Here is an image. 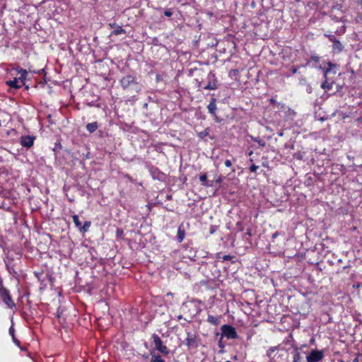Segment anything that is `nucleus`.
<instances>
[{
  "label": "nucleus",
  "mask_w": 362,
  "mask_h": 362,
  "mask_svg": "<svg viewBox=\"0 0 362 362\" xmlns=\"http://www.w3.org/2000/svg\"><path fill=\"white\" fill-rule=\"evenodd\" d=\"M324 356L323 350L313 349L305 357L307 362H318L323 358Z\"/></svg>",
  "instance_id": "f257e3e1"
},
{
  "label": "nucleus",
  "mask_w": 362,
  "mask_h": 362,
  "mask_svg": "<svg viewBox=\"0 0 362 362\" xmlns=\"http://www.w3.org/2000/svg\"><path fill=\"white\" fill-rule=\"evenodd\" d=\"M0 297L8 308L15 307V303H13L8 291L3 286H0Z\"/></svg>",
  "instance_id": "f03ea898"
},
{
  "label": "nucleus",
  "mask_w": 362,
  "mask_h": 362,
  "mask_svg": "<svg viewBox=\"0 0 362 362\" xmlns=\"http://www.w3.org/2000/svg\"><path fill=\"white\" fill-rule=\"evenodd\" d=\"M222 335L226 337L227 339H236L238 337V334L235 329L228 325H224L221 328Z\"/></svg>",
  "instance_id": "7ed1b4c3"
},
{
  "label": "nucleus",
  "mask_w": 362,
  "mask_h": 362,
  "mask_svg": "<svg viewBox=\"0 0 362 362\" xmlns=\"http://www.w3.org/2000/svg\"><path fill=\"white\" fill-rule=\"evenodd\" d=\"M152 338L153 339L155 347L159 352L165 355L169 354V349L166 346L163 344L160 338L157 334H153Z\"/></svg>",
  "instance_id": "20e7f679"
},
{
  "label": "nucleus",
  "mask_w": 362,
  "mask_h": 362,
  "mask_svg": "<svg viewBox=\"0 0 362 362\" xmlns=\"http://www.w3.org/2000/svg\"><path fill=\"white\" fill-rule=\"evenodd\" d=\"M35 139L34 136L25 135L21 137L20 143L22 146L29 148L33 146Z\"/></svg>",
  "instance_id": "39448f33"
},
{
  "label": "nucleus",
  "mask_w": 362,
  "mask_h": 362,
  "mask_svg": "<svg viewBox=\"0 0 362 362\" xmlns=\"http://www.w3.org/2000/svg\"><path fill=\"white\" fill-rule=\"evenodd\" d=\"M208 83L205 86L203 87L205 90H215L217 88L216 86V80L215 78V76L213 74H209L208 75Z\"/></svg>",
  "instance_id": "423d86ee"
},
{
  "label": "nucleus",
  "mask_w": 362,
  "mask_h": 362,
  "mask_svg": "<svg viewBox=\"0 0 362 362\" xmlns=\"http://www.w3.org/2000/svg\"><path fill=\"white\" fill-rule=\"evenodd\" d=\"M135 83L134 78L131 75L125 76L120 80L121 86L124 89L129 88L132 84Z\"/></svg>",
  "instance_id": "0eeeda50"
},
{
  "label": "nucleus",
  "mask_w": 362,
  "mask_h": 362,
  "mask_svg": "<svg viewBox=\"0 0 362 362\" xmlns=\"http://www.w3.org/2000/svg\"><path fill=\"white\" fill-rule=\"evenodd\" d=\"M184 343L189 348H193L197 346L196 337L191 333H187V337L185 339Z\"/></svg>",
  "instance_id": "6e6552de"
},
{
  "label": "nucleus",
  "mask_w": 362,
  "mask_h": 362,
  "mask_svg": "<svg viewBox=\"0 0 362 362\" xmlns=\"http://www.w3.org/2000/svg\"><path fill=\"white\" fill-rule=\"evenodd\" d=\"M6 83L9 87L13 88H20L23 86V85H21V81H20L18 78H15L13 80L7 81Z\"/></svg>",
  "instance_id": "1a4fd4ad"
},
{
  "label": "nucleus",
  "mask_w": 362,
  "mask_h": 362,
  "mask_svg": "<svg viewBox=\"0 0 362 362\" xmlns=\"http://www.w3.org/2000/svg\"><path fill=\"white\" fill-rule=\"evenodd\" d=\"M185 236V231L182 225L180 226L177 230V239L179 243L182 242Z\"/></svg>",
  "instance_id": "9d476101"
},
{
  "label": "nucleus",
  "mask_w": 362,
  "mask_h": 362,
  "mask_svg": "<svg viewBox=\"0 0 362 362\" xmlns=\"http://www.w3.org/2000/svg\"><path fill=\"white\" fill-rule=\"evenodd\" d=\"M333 50L337 51V52H340L343 49V45L337 39L333 40Z\"/></svg>",
  "instance_id": "9b49d317"
},
{
  "label": "nucleus",
  "mask_w": 362,
  "mask_h": 362,
  "mask_svg": "<svg viewBox=\"0 0 362 362\" xmlns=\"http://www.w3.org/2000/svg\"><path fill=\"white\" fill-rule=\"evenodd\" d=\"M20 76L18 78L21 81V85L24 86L28 76V71L25 69H20Z\"/></svg>",
  "instance_id": "f8f14e48"
},
{
  "label": "nucleus",
  "mask_w": 362,
  "mask_h": 362,
  "mask_svg": "<svg viewBox=\"0 0 362 362\" xmlns=\"http://www.w3.org/2000/svg\"><path fill=\"white\" fill-rule=\"evenodd\" d=\"M98 125L96 122L88 123L86 124V128L90 133H93L98 129Z\"/></svg>",
  "instance_id": "ddd939ff"
},
{
  "label": "nucleus",
  "mask_w": 362,
  "mask_h": 362,
  "mask_svg": "<svg viewBox=\"0 0 362 362\" xmlns=\"http://www.w3.org/2000/svg\"><path fill=\"white\" fill-rule=\"evenodd\" d=\"M207 321L214 325H217L220 322V318L214 315H209L207 318Z\"/></svg>",
  "instance_id": "4468645a"
},
{
  "label": "nucleus",
  "mask_w": 362,
  "mask_h": 362,
  "mask_svg": "<svg viewBox=\"0 0 362 362\" xmlns=\"http://www.w3.org/2000/svg\"><path fill=\"white\" fill-rule=\"evenodd\" d=\"M126 31L119 25L116 26V28L111 33V35H118L120 34H124Z\"/></svg>",
  "instance_id": "2eb2a0df"
},
{
  "label": "nucleus",
  "mask_w": 362,
  "mask_h": 362,
  "mask_svg": "<svg viewBox=\"0 0 362 362\" xmlns=\"http://www.w3.org/2000/svg\"><path fill=\"white\" fill-rule=\"evenodd\" d=\"M328 67L324 69V77L327 78L328 72L331 71L332 69L335 66L332 62L327 63Z\"/></svg>",
  "instance_id": "dca6fc26"
},
{
  "label": "nucleus",
  "mask_w": 362,
  "mask_h": 362,
  "mask_svg": "<svg viewBox=\"0 0 362 362\" xmlns=\"http://www.w3.org/2000/svg\"><path fill=\"white\" fill-rule=\"evenodd\" d=\"M209 112L211 114H214L216 110V105L214 102H211L208 105Z\"/></svg>",
  "instance_id": "f3484780"
},
{
  "label": "nucleus",
  "mask_w": 362,
  "mask_h": 362,
  "mask_svg": "<svg viewBox=\"0 0 362 362\" xmlns=\"http://www.w3.org/2000/svg\"><path fill=\"white\" fill-rule=\"evenodd\" d=\"M321 88L325 90H329L332 88V83H328L327 81H325L321 84Z\"/></svg>",
  "instance_id": "a211bd4d"
},
{
  "label": "nucleus",
  "mask_w": 362,
  "mask_h": 362,
  "mask_svg": "<svg viewBox=\"0 0 362 362\" xmlns=\"http://www.w3.org/2000/svg\"><path fill=\"white\" fill-rule=\"evenodd\" d=\"M90 226V221H86L83 226H81L79 228L81 231L86 232Z\"/></svg>",
  "instance_id": "6ab92c4d"
},
{
  "label": "nucleus",
  "mask_w": 362,
  "mask_h": 362,
  "mask_svg": "<svg viewBox=\"0 0 362 362\" xmlns=\"http://www.w3.org/2000/svg\"><path fill=\"white\" fill-rule=\"evenodd\" d=\"M199 180L200 181L202 182V185H204V186H209V185L207 183V176L204 173V174H202L200 176H199Z\"/></svg>",
  "instance_id": "aec40b11"
},
{
  "label": "nucleus",
  "mask_w": 362,
  "mask_h": 362,
  "mask_svg": "<svg viewBox=\"0 0 362 362\" xmlns=\"http://www.w3.org/2000/svg\"><path fill=\"white\" fill-rule=\"evenodd\" d=\"M72 218H73V221L75 224V226L77 227V228H80L81 226V221H79V218L77 215H74L72 216Z\"/></svg>",
  "instance_id": "412c9836"
},
{
  "label": "nucleus",
  "mask_w": 362,
  "mask_h": 362,
  "mask_svg": "<svg viewBox=\"0 0 362 362\" xmlns=\"http://www.w3.org/2000/svg\"><path fill=\"white\" fill-rule=\"evenodd\" d=\"M151 362H164L160 356L153 355L151 357Z\"/></svg>",
  "instance_id": "4be33fe9"
},
{
  "label": "nucleus",
  "mask_w": 362,
  "mask_h": 362,
  "mask_svg": "<svg viewBox=\"0 0 362 362\" xmlns=\"http://www.w3.org/2000/svg\"><path fill=\"white\" fill-rule=\"evenodd\" d=\"M254 141L257 142L258 144L262 147H264L266 144L265 141L259 138H255L254 139Z\"/></svg>",
  "instance_id": "5701e85b"
},
{
  "label": "nucleus",
  "mask_w": 362,
  "mask_h": 362,
  "mask_svg": "<svg viewBox=\"0 0 362 362\" xmlns=\"http://www.w3.org/2000/svg\"><path fill=\"white\" fill-rule=\"evenodd\" d=\"M208 135V132L207 130H204V131H202L201 132L199 133V136L200 138H204L206 136Z\"/></svg>",
  "instance_id": "b1692460"
},
{
  "label": "nucleus",
  "mask_w": 362,
  "mask_h": 362,
  "mask_svg": "<svg viewBox=\"0 0 362 362\" xmlns=\"http://www.w3.org/2000/svg\"><path fill=\"white\" fill-rule=\"evenodd\" d=\"M258 166L256 165H252L250 168V170L252 173H255L257 170L258 169Z\"/></svg>",
  "instance_id": "393cba45"
},
{
  "label": "nucleus",
  "mask_w": 362,
  "mask_h": 362,
  "mask_svg": "<svg viewBox=\"0 0 362 362\" xmlns=\"http://www.w3.org/2000/svg\"><path fill=\"white\" fill-rule=\"evenodd\" d=\"M164 14L165 16L170 17L172 16L173 13L170 9H168V10L165 11Z\"/></svg>",
  "instance_id": "a878e982"
},
{
  "label": "nucleus",
  "mask_w": 362,
  "mask_h": 362,
  "mask_svg": "<svg viewBox=\"0 0 362 362\" xmlns=\"http://www.w3.org/2000/svg\"><path fill=\"white\" fill-rule=\"evenodd\" d=\"M225 165L228 168L230 167L232 165L231 161L229 160H226L225 161Z\"/></svg>",
  "instance_id": "bb28decb"
},
{
  "label": "nucleus",
  "mask_w": 362,
  "mask_h": 362,
  "mask_svg": "<svg viewBox=\"0 0 362 362\" xmlns=\"http://www.w3.org/2000/svg\"><path fill=\"white\" fill-rule=\"evenodd\" d=\"M275 350L276 347H272L268 351L269 356H271V354L273 353V351H274Z\"/></svg>",
  "instance_id": "cd10ccee"
},
{
  "label": "nucleus",
  "mask_w": 362,
  "mask_h": 362,
  "mask_svg": "<svg viewBox=\"0 0 362 362\" xmlns=\"http://www.w3.org/2000/svg\"><path fill=\"white\" fill-rule=\"evenodd\" d=\"M231 258L232 257L230 255H225V256H223V260H230V259H231Z\"/></svg>",
  "instance_id": "c85d7f7f"
},
{
  "label": "nucleus",
  "mask_w": 362,
  "mask_h": 362,
  "mask_svg": "<svg viewBox=\"0 0 362 362\" xmlns=\"http://www.w3.org/2000/svg\"><path fill=\"white\" fill-rule=\"evenodd\" d=\"M9 333H10V334H11L13 337H14V336H13L14 330H13V327H10V329H9Z\"/></svg>",
  "instance_id": "c756f323"
},
{
  "label": "nucleus",
  "mask_w": 362,
  "mask_h": 362,
  "mask_svg": "<svg viewBox=\"0 0 362 362\" xmlns=\"http://www.w3.org/2000/svg\"><path fill=\"white\" fill-rule=\"evenodd\" d=\"M298 69L297 68H292L291 71L293 74H295L297 73Z\"/></svg>",
  "instance_id": "7c9ffc66"
},
{
  "label": "nucleus",
  "mask_w": 362,
  "mask_h": 362,
  "mask_svg": "<svg viewBox=\"0 0 362 362\" xmlns=\"http://www.w3.org/2000/svg\"><path fill=\"white\" fill-rule=\"evenodd\" d=\"M109 25L111 27V28H116V26H118L117 24L115 23H110Z\"/></svg>",
  "instance_id": "2f4dec72"
},
{
  "label": "nucleus",
  "mask_w": 362,
  "mask_h": 362,
  "mask_svg": "<svg viewBox=\"0 0 362 362\" xmlns=\"http://www.w3.org/2000/svg\"><path fill=\"white\" fill-rule=\"evenodd\" d=\"M329 40H330V41H332V42H333V40H334V39H336V38L334 37V35H330V36L329 37Z\"/></svg>",
  "instance_id": "473e14b6"
},
{
  "label": "nucleus",
  "mask_w": 362,
  "mask_h": 362,
  "mask_svg": "<svg viewBox=\"0 0 362 362\" xmlns=\"http://www.w3.org/2000/svg\"><path fill=\"white\" fill-rule=\"evenodd\" d=\"M20 69H22V68H21V67H17V68L16 69V71H17V73H18V74H20Z\"/></svg>",
  "instance_id": "72a5a7b5"
},
{
  "label": "nucleus",
  "mask_w": 362,
  "mask_h": 362,
  "mask_svg": "<svg viewBox=\"0 0 362 362\" xmlns=\"http://www.w3.org/2000/svg\"><path fill=\"white\" fill-rule=\"evenodd\" d=\"M312 59L315 61H318V57H312Z\"/></svg>",
  "instance_id": "f704fd0d"
},
{
  "label": "nucleus",
  "mask_w": 362,
  "mask_h": 362,
  "mask_svg": "<svg viewBox=\"0 0 362 362\" xmlns=\"http://www.w3.org/2000/svg\"><path fill=\"white\" fill-rule=\"evenodd\" d=\"M13 341H14L16 344H18V343H19V342H18V341L14 338V337H13Z\"/></svg>",
  "instance_id": "c9c22d12"
},
{
  "label": "nucleus",
  "mask_w": 362,
  "mask_h": 362,
  "mask_svg": "<svg viewBox=\"0 0 362 362\" xmlns=\"http://www.w3.org/2000/svg\"><path fill=\"white\" fill-rule=\"evenodd\" d=\"M358 4H362V0H354Z\"/></svg>",
  "instance_id": "e433bc0d"
},
{
  "label": "nucleus",
  "mask_w": 362,
  "mask_h": 362,
  "mask_svg": "<svg viewBox=\"0 0 362 362\" xmlns=\"http://www.w3.org/2000/svg\"><path fill=\"white\" fill-rule=\"evenodd\" d=\"M276 235H277V234H276V233L273 234V238L276 237Z\"/></svg>",
  "instance_id": "4c0bfd02"
},
{
  "label": "nucleus",
  "mask_w": 362,
  "mask_h": 362,
  "mask_svg": "<svg viewBox=\"0 0 362 362\" xmlns=\"http://www.w3.org/2000/svg\"><path fill=\"white\" fill-rule=\"evenodd\" d=\"M3 286V285H2V281H1V280H0V286Z\"/></svg>",
  "instance_id": "58836bf2"
},
{
  "label": "nucleus",
  "mask_w": 362,
  "mask_h": 362,
  "mask_svg": "<svg viewBox=\"0 0 362 362\" xmlns=\"http://www.w3.org/2000/svg\"><path fill=\"white\" fill-rule=\"evenodd\" d=\"M247 235H251V233H250V231H248V232H247Z\"/></svg>",
  "instance_id": "ea45409f"
}]
</instances>
